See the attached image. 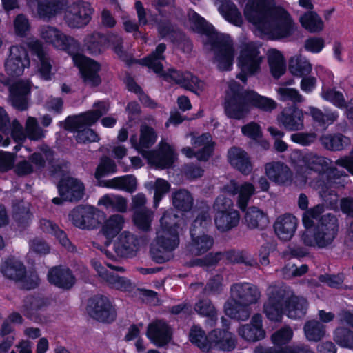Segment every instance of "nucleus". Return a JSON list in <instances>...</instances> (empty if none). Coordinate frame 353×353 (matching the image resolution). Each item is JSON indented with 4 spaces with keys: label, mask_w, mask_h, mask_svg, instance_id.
<instances>
[{
    "label": "nucleus",
    "mask_w": 353,
    "mask_h": 353,
    "mask_svg": "<svg viewBox=\"0 0 353 353\" xmlns=\"http://www.w3.org/2000/svg\"><path fill=\"white\" fill-rule=\"evenodd\" d=\"M246 19L272 39L288 38L297 26L290 14L273 0H249L244 10Z\"/></svg>",
    "instance_id": "1"
},
{
    "label": "nucleus",
    "mask_w": 353,
    "mask_h": 353,
    "mask_svg": "<svg viewBox=\"0 0 353 353\" xmlns=\"http://www.w3.org/2000/svg\"><path fill=\"white\" fill-rule=\"evenodd\" d=\"M41 37L46 42L58 49L66 51L76 65L80 68L84 81L90 86H97L101 83L98 74L99 64L91 59H88L79 53L80 45L71 37L66 36L57 28L43 26L40 30Z\"/></svg>",
    "instance_id": "2"
},
{
    "label": "nucleus",
    "mask_w": 353,
    "mask_h": 353,
    "mask_svg": "<svg viewBox=\"0 0 353 353\" xmlns=\"http://www.w3.org/2000/svg\"><path fill=\"white\" fill-rule=\"evenodd\" d=\"M188 17L191 28L206 36L205 43L211 46L219 68L230 70L234 59V49L230 37L216 32L211 24L193 10L188 12Z\"/></svg>",
    "instance_id": "3"
},
{
    "label": "nucleus",
    "mask_w": 353,
    "mask_h": 353,
    "mask_svg": "<svg viewBox=\"0 0 353 353\" xmlns=\"http://www.w3.org/2000/svg\"><path fill=\"white\" fill-rule=\"evenodd\" d=\"M310 229L301 236L304 245L320 249L330 248L338 236L339 220L334 214L327 213L322 215L315 226Z\"/></svg>",
    "instance_id": "4"
},
{
    "label": "nucleus",
    "mask_w": 353,
    "mask_h": 353,
    "mask_svg": "<svg viewBox=\"0 0 353 353\" xmlns=\"http://www.w3.org/2000/svg\"><path fill=\"white\" fill-rule=\"evenodd\" d=\"M94 110L88 111L79 116L68 117L65 121V128L70 130H75V139L78 143H87L98 141V134L85 125H91L94 123L101 116L106 114L109 106L105 102L94 103Z\"/></svg>",
    "instance_id": "5"
},
{
    "label": "nucleus",
    "mask_w": 353,
    "mask_h": 353,
    "mask_svg": "<svg viewBox=\"0 0 353 353\" xmlns=\"http://www.w3.org/2000/svg\"><path fill=\"white\" fill-rule=\"evenodd\" d=\"M249 95L250 91L245 90L239 83L230 81L224 103L226 115L234 119H243L250 112Z\"/></svg>",
    "instance_id": "6"
},
{
    "label": "nucleus",
    "mask_w": 353,
    "mask_h": 353,
    "mask_svg": "<svg viewBox=\"0 0 353 353\" xmlns=\"http://www.w3.org/2000/svg\"><path fill=\"white\" fill-rule=\"evenodd\" d=\"M263 57L259 48L254 43L244 44L239 57V66L241 72L236 77L243 83L247 81V76H254L261 71V64Z\"/></svg>",
    "instance_id": "7"
},
{
    "label": "nucleus",
    "mask_w": 353,
    "mask_h": 353,
    "mask_svg": "<svg viewBox=\"0 0 353 353\" xmlns=\"http://www.w3.org/2000/svg\"><path fill=\"white\" fill-rule=\"evenodd\" d=\"M103 213L91 205H78L68 214V219L76 228L81 230H94L101 224Z\"/></svg>",
    "instance_id": "8"
},
{
    "label": "nucleus",
    "mask_w": 353,
    "mask_h": 353,
    "mask_svg": "<svg viewBox=\"0 0 353 353\" xmlns=\"http://www.w3.org/2000/svg\"><path fill=\"white\" fill-rule=\"evenodd\" d=\"M50 305V299L43 294L40 293L29 294L23 298L20 310L27 319L44 323L47 322L48 319L43 312Z\"/></svg>",
    "instance_id": "9"
},
{
    "label": "nucleus",
    "mask_w": 353,
    "mask_h": 353,
    "mask_svg": "<svg viewBox=\"0 0 353 353\" xmlns=\"http://www.w3.org/2000/svg\"><path fill=\"white\" fill-rule=\"evenodd\" d=\"M93 12L94 9L89 2L78 1L67 5L64 9L63 21L71 28H81L89 23Z\"/></svg>",
    "instance_id": "10"
},
{
    "label": "nucleus",
    "mask_w": 353,
    "mask_h": 353,
    "mask_svg": "<svg viewBox=\"0 0 353 353\" xmlns=\"http://www.w3.org/2000/svg\"><path fill=\"white\" fill-rule=\"evenodd\" d=\"M60 197L52 199V203L61 205L64 201L77 202L83 199L85 188L79 180L68 177L62 179L57 185Z\"/></svg>",
    "instance_id": "11"
},
{
    "label": "nucleus",
    "mask_w": 353,
    "mask_h": 353,
    "mask_svg": "<svg viewBox=\"0 0 353 353\" xmlns=\"http://www.w3.org/2000/svg\"><path fill=\"white\" fill-rule=\"evenodd\" d=\"M12 138L17 143H21L28 138L32 141H38L45 137L46 131L39 125L36 118L28 117L27 118L25 129L17 119L12 121Z\"/></svg>",
    "instance_id": "12"
},
{
    "label": "nucleus",
    "mask_w": 353,
    "mask_h": 353,
    "mask_svg": "<svg viewBox=\"0 0 353 353\" xmlns=\"http://www.w3.org/2000/svg\"><path fill=\"white\" fill-rule=\"evenodd\" d=\"M87 311L90 316L102 323H110L116 319V311L108 298L95 296L88 301Z\"/></svg>",
    "instance_id": "13"
},
{
    "label": "nucleus",
    "mask_w": 353,
    "mask_h": 353,
    "mask_svg": "<svg viewBox=\"0 0 353 353\" xmlns=\"http://www.w3.org/2000/svg\"><path fill=\"white\" fill-rule=\"evenodd\" d=\"M141 154L148 160L149 164L160 169L172 167L176 159L172 146L163 141L159 144L157 150L143 151Z\"/></svg>",
    "instance_id": "14"
},
{
    "label": "nucleus",
    "mask_w": 353,
    "mask_h": 353,
    "mask_svg": "<svg viewBox=\"0 0 353 353\" xmlns=\"http://www.w3.org/2000/svg\"><path fill=\"white\" fill-rule=\"evenodd\" d=\"M30 65L28 54L25 48L12 46L5 62V70L9 76L17 77L23 74L25 68Z\"/></svg>",
    "instance_id": "15"
},
{
    "label": "nucleus",
    "mask_w": 353,
    "mask_h": 353,
    "mask_svg": "<svg viewBox=\"0 0 353 353\" xmlns=\"http://www.w3.org/2000/svg\"><path fill=\"white\" fill-rule=\"evenodd\" d=\"M9 103L19 111L26 110L28 108L30 82L28 80H19L9 85Z\"/></svg>",
    "instance_id": "16"
},
{
    "label": "nucleus",
    "mask_w": 353,
    "mask_h": 353,
    "mask_svg": "<svg viewBox=\"0 0 353 353\" xmlns=\"http://www.w3.org/2000/svg\"><path fill=\"white\" fill-rule=\"evenodd\" d=\"M261 298L259 288L250 283H234L230 287V299L251 305L258 303Z\"/></svg>",
    "instance_id": "17"
},
{
    "label": "nucleus",
    "mask_w": 353,
    "mask_h": 353,
    "mask_svg": "<svg viewBox=\"0 0 353 353\" xmlns=\"http://www.w3.org/2000/svg\"><path fill=\"white\" fill-rule=\"evenodd\" d=\"M265 173L268 179L279 185L288 186L293 181V172L283 162L272 161L265 164Z\"/></svg>",
    "instance_id": "18"
},
{
    "label": "nucleus",
    "mask_w": 353,
    "mask_h": 353,
    "mask_svg": "<svg viewBox=\"0 0 353 353\" xmlns=\"http://www.w3.org/2000/svg\"><path fill=\"white\" fill-rule=\"evenodd\" d=\"M161 75L166 80H173L182 88L194 92L202 90L204 88V83L190 72H182L170 68L167 72L162 73Z\"/></svg>",
    "instance_id": "19"
},
{
    "label": "nucleus",
    "mask_w": 353,
    "mask_h": 353,
    "mask_svg": "<svg viewBox=\"0 0 353 353\" xmlns=\"http://www.w3.org/2000/svg\"><path fill=\"white\" fill-rule=\"evenodd\" d=\"M279 123L288 131H300L304 128V114L295 106L285 108L277 117Z\"/></svg>",
    "instance_id": "20"
},
{
    "label": "nucleus",
    "mask_w": 353,
    "mask_h": 353,
    "mask_svg": "<svg viewBox=\"0 0 353 353\" xmlns=\"http://www.w3.org/2000/svg\"><path fill=\"white\" fill-rule=\"evenodd\" d=\"M209 350L216 348L223 351H231L236 347L234 334L226 330H214L208 334Z\"/></svg>",
    "instance_id": "21"
},
{
    "label": "nucleus",
    "mask_w": 353,
    "mask_h": 353,
    "mask_svg": "<svg viewBox=\"0 0 353 353\" xmlns=\"http://www.w3.org/2000/svg\"><path fill=\"white\" fill-rule=\"evenodd\" d=\"M138 244L137 237L130 232L125 231L114 242L113 250L119 257H131L135 254Z\"/></svg>",
    "instance_id": "22"
},
{
    "label": "nucleus",
    "mask_w": 353,
    "mask_h": 353,
    "mask_svg": "<svg viewBox=\"0 0 353 353\" xmlns=\"http://www.w3.org/2000/svg\"><path fill=\"white\" fill-rule=\"evenodd\" d=\"M191 239L186 245L187 252L192 256H200L209 251L214 243V238L204 233L191 232Z\"/></svg>",
    "instance_id": "23"
},
{
    "label": "nucleus",
    "mask_w": 353,
    "mask_h": 353,
    "mask_svg": "<svg viewBox=\"0 0 353 353\" xmlns=\"http://www.w3.org/2000/svg\"><path fill=\"white\" fill-rule=\"evenodd\" d=\"M297 228V219L291 214L279 216L274 223L277 236L283 241H289L294 236Z\"/></svg>",
    "instance_id": "24"
},
{
    "label": "nucleus",
    "mask_w": 353,
    "mask_h": 353,
    "mask_svg": "<svg viewBox=\"0 0 353 353\" xmlns=\"http://www.w3.org/2000/svg\"><path fill=\"white\" fill-rule=\"evenodd\" d=\"M230 164L244 175H248L252 170V164L248 153L243 149L233 146L228 151Z\"/></svg>",
    "instance_id": "25"
},
{
    "label": "nucleus",
    "mask_w": 353,
    "mask_h": 353,
    "mask_svg": "<svg viewBox=\"0 0 353 353\" xmlns=\"http://www.w3.org/2000/svg\"><path fill=\"white\" fill-rule=\"evenodd\" d=\"M48 281L58 288L70 289L75 283V277L66 267L57 266L50 269L48 274Z\"/></svg>",
    "instance_id": "26"
},
{
    "label": "nucleus",
    "mask_w": 353,
    "mask_h": 353,
    "mask_svg": "<svg viewBox=\"0 0 353 353\" xmlns=\"http://www.w3.org/2000/svg\"><path fill=\"white\" fill-rule=\"evenodd\" d=\"M239 334L248 341H259L265 337V332L262 327V316L260 314H255L251 319L250 323L245 324L239 328Z\"/></svg>",
    "instance_id": "27"
},
{
    "label": "nucleus",
    "mask_w": 353,
    "mask_h": 353,
    "mask_svg": "<svg viewBox=\"0 0 353 353\" xmlns=\"http://www.w3.org/2000/svg\"><path fill=\"white\" fill-rule=\"evenodd\" d=\"M147 336L158 347L167 345L171 339L170 327L162 321H157L150 324Z\"/></svg>",
    "instance_id": "28"
},
{
    "label": "nucleus",
    "mask_w": 353,
    "mask_h": 353,
    "mask_svg": "<svg viewBox=\"0 0 353 353\" xmlns=\"http://www.w3.org/2000/svg\"><path fill=\"white\" fill-rule=\"evenodd\" d=\"M28 47L37 55L40 61L39 72L42 78L49 80L51 78V59L48 52L44 50L41 43L38 40L28 42Z\"/></svg>",
    "instance_id": "29"
},
{
    "label": "nucleus",
    "mask_w": 353,
    "mask_h": 353,
    "mask_svg": "<svg viewBox=\"0 0 353 353\" xmlns=\"http://www.w3.org/2000/svg\"><path fill=\"white\" fill-rule=\"evenodd\" d=\"M67 5V0H43L38 3V14L49 20L64 10Z\"/></svg>",
    "instance_id": "30"
},
{
    "label": "nucleus",
    "mask_w": 353,
    "mask_h": 353,
    "mask_svg": "<svg viewBox=\"0 0 353 353\" xmlns=\"http://www.w3.org/2000/svg\"><path fill=\"white\" fill-rule=\"evenodd\" d=\"M97 205L112 212L125 213L128 210V199L119 194H105L98 200Z\"/></svg>",
    "instance_id": "31"
},
{
    "label": "nucleus",
    "mask_w": 353,
    "mask_h": 353,
    "mask_svg": "<svg viewBox=\"0 0 353 353\" xmlns=\"http://www.w3.org/2000/svg\"><path fill=\"white\" fill-rule=\"evenodd\" d=\"M244 223L250 229L263 230L269 223L267 214L256 207L248 208L244 216Z\"/></svg>",
    "instance_id": "32"
},
{
    "label": "nucleus",
    "mask_w": 353,
    "mask_h": 353,
    "mask_svg": "<svg viewBox=\"0 0 353 353\" xmlns=\"http://www.w3.org/2000/svg\"><path fill=\"white\" fill-rule=\"evenodd\" d=\"M285 303V311L288 317L301 319L306 314L308 302L305 298L293 294Z\"/></svg>",
    "instance_id": "33"
},
{
    "label": "nucleus",
    "mask_w": 353,
    "mask_h": 353,
    "mask_svg": "<svg viewBox=\"0 0 353 353\" xmlns=\"http://www.w3.org/2000/svg\"><path fill=\"white\" fill-rule=\"evenodd\" d=\"M224 311L229 317L243 321L248 320L252 314L250 305L232 299L225 303Z\"/></svg>",
    "instance_id": "34"
},
{
    "label": "nucleus",
    "mask_w": 353,
    "mask_h": 353,
    "mask_svg": "<svg viewBox=\"0 0 353 353\" xmlns=\"http://www.w3.org/2000/svg\"><path fill=\"white\" fill-rule=\"evenodd\" d=\"M240 221V214L236 210L216 214L214 223L217 230L221 232L231 230L236 228Z\"/></svg>",
    "instance_id": "35"
},
{
    "label": "nucleus",
    "mask_w": 353,
    "mask_h": 353,
    "mask_svg": "<svg viewBox=\"0 0 353 353\" xmlns=\"http://www.w3.org/2000/svg\"><path fill=\"white\" fill-rule=\"evenodd\" d=\"M215 3H219L218 10L228 21L235 26L241 25L243 22L241 14L231 0H216Z\"/></svg>",
    "instance_id": "36"
},
{
    "label": "nucleus",
    "mask_w": 353,
    "mask_h": 353,
    "mask_svg": "<svg viewBox=\"0 0 353 353\" xmlns=\"http://www.w3.org/2000/svg\"><path fill=\"white\" fill-rule=\"evenodd\" d=\"M302 161L305 168L317 173V176L323 175L327 164L331 163L330 159L312 152L305 154Z\"/></svg>",
    "instance_id": "37"
},
{
    "label": "nucleus",
    "mask_w": 353,
    "mask_h": 353,
    "mask_svg": "<svg viewBox=\"0 0 353 353\" xmlns=\"http://www.w3.org/2000/svg\"><path fill=\"white\" fill-rule=\"evenodd\" d=\"M101 187L117 189L132 193L137 189V179L132 175L114 177L106 181H100Z\"/></svg>",
    "instance_id": "38"
},
{
    "label": "nucleus",
    "mask_w": 353,
    "mask_h": 353,
    "mask_svg": "<svg viewBox=\"0 0 353 353\" xmlns=\"http://www.w3.org/2000/svg\"><path fill=\"white\" fill-rule=\"evenodd\" d=\"M156 243L164 250L173 251L179 244L178 230L159 229L157 232Z\"/></svg>",
    "instance_id": "39"
},
{
    "label": "nucleus",
    "mask_w": 353,
    "mask_h": 353,
    "mask_svg": "<svg viewBox=\"0 0 353 353\" xmlns=\"http://www.w3.org/2000/svg\"><path fill=\"white\" fill-rule=\"evenodd\" d=\"M166 50L165 43L159 44L156 49L147 57L139 61V62L149 68L153 70L156 73L163 72L162 61L165 59L164 52Z\"/></svg>",
    "instance_id": "40"
},
{
    "label": "nucleus",
    "mask_w": 353,
    "mask_h": 353,
    "mask_svg": "<svg viewBox=\"0 0 353 353\" xmlns=\"http://www.w3.org/2000/svg\"><path fill=\"white\" fill-rule=\"evenodd\" d=\"M194 148H198L196 157L199 161H207L213 152L212 136L209 133H204L195 138L192 142Z\"/></svg>",
    "instance_id": "41"
},
{
    "label": "nucleus",
    "mask_w": 353,
    "mask_h": 353,
    "mask_svg": "<svg viewBox=\"0 0 353 353\" xmlns=\"http://www.w3.org/2000/svg\"><path fill=\"white\" fill-rule=\"evenodd\" d=\"M319 141L325 149L330 151L342 150L350 144V139L340 133L323 134Z\"/></svg>",
    "instance_id": "42"
},
{
    "label": "nucleus",
    "mask_w": 353,
    "mask_h": 353,
    "mask_svg": "<svg viewBox=\"0 0 353 353\" xmlns=\"http://www.w3.org/2000/svg\"><path fill=\"white\" fill-rule=\"evenodd\" d=\"M124 217L118 214H112L106 219L101 228L102 234L108 239L115 237L123 229Z\"/></svg>",
    "instance_id": "43"
},
{
    "label": "nucleus",
    "mask_w": 353,
    "mask_h": 353,
    "mask_svg": "<svg viewBox=\"0 0 353 353\" xmlns=\"http://www.w3.org/2000/svg\"><path fill=\"white\" fill-rule=\"evenodd\" d=\"M268 60L271 74L275 79H279L285 72V62L282 54L277 50L272 48L268 51Z\"/></svg>",
    "instance_id": "44"
},
{
    "label": "nucleus",
    "mask_w": 353,
    "mask_h": 353,
    "mask_svg": "<svg viewBox=\"0 0 353 353\" xmlns=\"http://www.w3.org/2000/svg\"><path fill=\"white\" fill-rule=\"evenodd\" d=\"M173 206L182 212H189L194 204V198L192 194L185 189H179L172 194Z\"/></svg>",
    "instance_id": "45"
},
{
    "label": "nucleus",
    "mask_w": 353,
    "mask_h": 353,
    "mask_svg": "<svg viewBox=\"0 0 353 353\" xmlns=\"http://www.w3.org/2000/svg\"><path fill=\"white\" fill-rule=\"evenodd\" d=\"M26 267L19 261L10 258L1 265V272L8 279L16 282L25 272Z\"/></svg>",
    "instance_id": "46"
},
{
    "label": "nucleus",
    "mask_w": 353,
    "mask_h": 353,
    "mask_svg": "<svg viewBox=\"0 0 353 353\" xmlns=\"http://www.w3.org/2000/svg\"><path fill=\"white\" fill-rule=\"evenodd\" d=\"M304 334L309 341L318 342L325 337L326 327L317 320L307 321L303 327Z\"/></svg>",
    "instance_id": "47"
},
{
    "label": "nucleus",
    "mask_w": 353,
    "mask_h": 353,
    "mask_svg": "<svg viewBox=\"0 0 353 353\" xmlns=\"http://www.w3.org/2000/svg\"><path fill=\"white\" fill-rule=\"evenodd\" d=\"M292 295L290 288L281 282L272 283L268 288V299L281 304H283L284 300H289Z\"/></svg>",
    "instance_id": "48"
},
{
    "label": "nucleus",
    "mask_w": 353,
    "mask_h": 353,
    "mask_svg": "<svg viewBox=\"0 0 353 353\" xmlns=\"http://www.w3.org/2000/svg\"><path fill=\"white\" fill-rule=\"evenodd\" d=\"M311 186L318 191L321 199L330 207H334L337 203V194L332 190L333 186L327 185L323 181H311Z\"/></svg>",
    "instance_id": "49"
},
{
    "label": "nucleus",
    "mask_w": 353,
    "mask_h": 353,
    "mask_svg": "<svg viewBox=\"0 0 353 353\" xmlns=\"http://www.w3.org/2000/svg\"><path fill=\"white\" fill-rule=\"evenodd\" d=\"M41 225L45 232L54 235L59 239V243L68 251H74L75 247L70 243L65 232L61 230L57 224L49 220L43 219L41 221Z\"/></svg>",
    "instance_id": "50"
},
{
    "label": "nucleus",
    "mask_w": 353,
    "mask_h": 353,
    "mask_svg": "<svg viewBox=\"0 0 353 353\" xmlns=\"http://www.w3.org/2000/svg\"><path fill=\"white\" fill-rule=\"evenodd\" d=\"M301 26L311 33L321 32L324 28V23L321 18L314 12L308 11L299 18Z\"/></svg>",
    "instance_id": "51"
},
{
    "label": "nucleus",
    "mask_w": 353,
    "mask_h": 353,
    "mask_svg": "<svg viewBox=\"0 0 353 353\" xmlns=\"http://www.w3.org/2000/svg\"><path fill=\"white\" fill-rule=\"evenodd\" d=\"M289 70L293 75L302 77L310 73L312 65L305 57L298 54L290 59Z\"/></svg>",
    "instance_id": "52"
},
{
    "label": "nucleus",
    "mask_w": 353,
    "mask_h": 353,
    "mask_svg": "<svg viewBox=\"0 0 353 353\" xmlns=\"http://www.w3.org/2000/svg\"><path fill=\"white\" fill-rule=\"evenodd\" d=\"M195 311L200 315L208 318V323L214 326L217 321V312L210 299L199 300L194 305Z\"/></svg>",
    "instance_id": "53"
},
{
    "label": "nucleus",
    "mask_w": 353,
    "mask_h": 353,
    "mask_svg": "<svg viewBox=\"0 0 353 353\" xmlns=\"http://www.w3.org/2000/svg\"><path fill=\"white\" fill-rule=\"evenodd\" d=\"M248 99L251 105L263 112H270L277 107V103L275 101L261 96L254 91H250Z\"/></svg>",
    "instance_id": "54"
},
{
    "label": "nucleus",
    "mask_w": 353,
    "mask_h": 353,
    "mask_svg": "<svg viewBox=\"0 0 353 353\" xmlns=\"http://www.w3.org/2000/svg\"><path fill=\"white\" fill-rule=\"evenodd\" d=\"M211 224L212 218L210 214L209 208H203L198 211L196 216L190 227V232L204 233L205 230L210 226Z\"/></svg>",
    "instance_id": "55"
},
{
    "label": "nucleus",
    "mask_w": 353,
    "mask_h": 353,
    "mask_svg": "<svg viewBox=\"0 0 353 353\" xmlns=\"http://www.w3.org/2000/svg\"><path fill=\"white\" fill-rule=\"evenodd\" d=\"M309 111L313 120L317 123L319 126L325 127L331 125L336 121L338 118L337 113L330 110L323 112L317 108L310 107Z\"/></svg>",
    "instance_id": "56"
},
{
    "label": "nucleus",
    "mask_w": 353,
    "mask_h": 353,
    "mask_svg": "<svg viewBox=\"0 0 353 353\" xmlns=\"http://www.w3.org/2000/svg\"><path fill=\"white\" fill-rule=\"evenodd\" d=\"M12 216L19 226L23 228L27 226L32 217L29 205L28 203H24L23 201L14 204L13 206Z\"/></svg>",
    "instance_id": "57"
},
{
    "label": "nucleus",
    "mask_w": 353,
    "mask_h": 353,
    "mask_svg": "<svg viewBox=\"0 0 353 353\" xmlns=\"http://www.w3.org/2000/svg\"><path fill=\"white\" fill-rule=\"evenodd\" d=\"M223 258L233 263H244L247 266L254 267L257 265V262L252 259H250L246 252L238 250H230L223 252Z\"/></svg>",
    "instance_id": "58"
},
{
    "label": "nucleus",
    "mask_w": 353,
    "mask_h": 353,
    "mask_svg": "<svg viewBox=\"0 0 353 353\" xmlns=\"http://www.w3.org/2000/svg\"><path fill=\"white\" fill-rule=\"evenodd\" d=\"M117 171V165L114 160L105 156L102 157L100 160V163L97 167L94 177L97 180L98 185H99L100 181H106L102 178L110 173H114Z\"/></svg>",
    "instance_id": "59"
},
{
    "label": "nucleus",
    "mask_w": 353,
    "mask_h": 353,
    "mask_svg": "<svg viewBox=\"0 0 353 353\" xmlns=\"http://www.w3.org/2000/svg\"><path fill=\"white\" fill-rule=\"evenodd\" d=\"M283 304L267 299L263 306V312L266 317L272 321L278 322L282 319Z\"/></svg>",
    "instance_id": "60"
},
{
    "label": "nucleus",
    "mask_w": 353,
    "mask_h": 353,
    "mask_svg": "<svg viewBox=\"0 0 353 353\" xmlns=\"http://www.w3.org/2000/svg\"><path fill=\"white\" fill-rule=\"evenodd\" d=\"M102 281L110 288L119 290H128L132 288V283L130 280L109 271L103 276Z\"/></svg>",
    "instance_id": "61"
},
{
    "label": "nucleus",
    "mask_w": 353,
    "mask_h": 353,
    "mask_svg": "<svg viewBox=\"0 0 353 353\" xmlns=\"http://www.w3.org/2000/svg\"><path fill=\"white\" fill-rule=\"evenodd\" d=\"M104 38L99 33L88 35L85 39V50L91 55L100 54L103 52Z\"/></svg>",
    "instance_id": "62"
},
{
    "label": "nucleus",
    "mask_w": 353,
    "mask_h": 353,
    "mask_svg": "<svg viewBox=\"0 0 353 353\" xmlns=\"http://www.w3.org/2000/svg\"><path fill=\"white\" fill-rule=\"evenodd\" d=\"M254 185L249 182H245L239 185L238 191L237 204L239 208L245 211L252 196L254 194Z\"/></svg>",
    "instance_id": "63"
},
{
    "label": "nucleus",
    "mask_w": 353,
    "mask_h": 353,
    "mask_svg": "<svg viewBox=\"0 0 353 353\" xmlns=\"http://www.w3.org/2000/svg\"><path fill=\"white\" fill-rule=\"evenodd\" d=\"M334 340L341 347L353 348V331L346 327H338L334 332Z\"/></svg>",
    "instance_id": "64"
}]
</instances>
